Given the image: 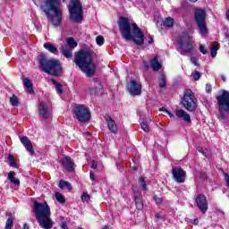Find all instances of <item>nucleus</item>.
<instances>
[{"mask_svg": "<svg viewBox=\"0 0 229 229\" xmlns=\"http://www.w3.org/2000/svg\"><path fill=\"white\" fill-rule=\"evenodd\" d=\"M32 1H33L34 4L37 5V0H32Z\"/></svg>", "mask_w": 229, "mask_h": 229, "instance_id": "obj_60", "label": "nucleus"}, {"mask_svg": "<svg viewBox=\"0 0 229 229\" xmlns=\"http://www.w3.org/2000/svg\"><path fill=\"white\" fill-rule=\"evenodd\" d=\"M221 171H222V173H223V174L225 176V182H229V175H228V174L225 173V170H223V169H221Z\"/></svg>", "mask_w": 229, "mask_h": 229, "instance_id": "obj_48", "label": "nucleus"}, {"mask_svg": "<svg viewBox=\"0 0 229 229\" xmlns=\"http://www.w3.org/2000/svg\"><path fill=\"white\" fill-rule=\"evenodd\" d=\"M61 228H63V229H69V227L64 222L61 223Z\"/></svg>", "mask_w": 229, "mask_h": 229, "instance_id": "obj_52", "label": "nucleus"}, {"mask_svg": "<svg viewBox=\"0 0 229 229\" xmlns=\"http://www.w3.org/2000/svg\"><path fill=\"white\" fill-rule=\"evenodd\" d=\"M222 80H223L224 81H226V78H225L224 76H222Z\"/></svg>", "mask_w": 229, "mask_h": 229, "instance_id": "obj_59", "label": "nucleus"}, {"mask_svg": "<svg viewBox=\"0 0 229 229\" xmlns=\"http://www.w3.org/2000/svg\"><path fill=\"white\" fill-rule=\"evenodd\" d=\"M217 51H219V43L215 42L211 46V57L216 58L217 56Z\"/></svg>", "mask_w": 229, "mask_h": 229, "instance_id": "obj_27", "label": "nucleus"}, {"mask_svg": "<svg viewBox=\"0 0 229 229\" xmlns=\"http://www.w3.org/2000/svg\"><path fill=\"white\" fill-rule=\"evenodd\" d=\"M78 229H82L81 227H79Z\"/></svg>", "mask_w": 229, "mask_h": 229, "instance_id": "obj_64", "label": "nucleus"}, {"mask_svg": "<svg viewBox=\"0 0 229 229\" xmlns=\"http://www.w3.org/2000/svg\"><path fill=\"white\" fill-rule=\"evenodd\" d=\"M172 174L176 183H185V179L187 178V173L184 170H182V167L180 166L174 167L172 169Z\"/></svg>", "mask_w": 229, "mask_h": 229, "instance_id": "obj_13", "label": "nucleus"}, {"mask_svg": "<svg viewBox=\"0 0 229 229\" xmlns=\"http://www.w3.org/2000/svg\"><path fill=\"white\" fill-rule=\"evenodd\" d=\"M182 103L188 112H194L196 110V98H194V93L191 89H187L184 92Z\"/></svg>", "mask_w": 229, "mask_h": 229, "instance_id": "obj_11", "label": "nucleus"}, {"mask_svg": "<svg viewBox=\"0 0 229 229\" xmlns=\"http://www.w3.org/2000/svg\"><path fill=\"white\" fill-rule=\"evenodd\" d=\"M8 219L5 224V229H12V226H13V216H12V213L7 214Z\"/></svg>", "mask_w": 229, "mask_h": 229, "instance_id": "obj_28", "label": "nucleus"}, {"mask_svg": "<svg viewBox=\"0 0 229 229\" xmlns=\"http://www.w3.org/2000/svg\"><path fill=\"white\" fill-rule=\"evenodd\" d=\"M81 201L83 203H85V201H90V195L86 192H83V194L81 196Z\"/></svg>", "mask_w": 229, "mask_h": 229, "instance_id": "obj_40", "label": "nucleus"}, {"mask_svg": "<svg viewBox=\"0 0 229 229\" xmlns=\"http://www.w3.org/2000/svg\"><path fill=\"white\" fill-rule=\"evenodd\" d=\"M8 180L14 185H21V181L19 179H15V172L13 171H11L8 174Z\"/></svg>", "mask_w": 229, "mask_h": 229, "instance_id": "obj_25", "label": "nucleus"}, {"mask_svg": "<svg viewBox=\"0 0 229 229\" xmlns=\"http://www.w3.org/2000/svg\"><path fill=\"white\" fill-rule=\"evenodd\" d=\"M194 15L201 35H207V12L204 9L197 8L195 9Z\"/></svg>", "mask_w": 229, "mask_h": 229, "instance_id": "obj_9", "label": "nucleus"}, {"mask_svg": "<svg viewBox=\"0 0 229 229\" xmlns=\"http://www.w3.org/2000/svg\"><path fill=\"white\" fill-rule=\"evenodd\" d=\"M62 164L64 169L67 171L72 172L74 171V163L71 160V157H66L62 159Z\"/></svg>", "mask_w": 229, "mask_h": 229, "instance_id": "obj_20", "label": "nucleus"}, {"mask_svg": "<svg viewBox=\"0 0 229 229\" xmlns=\"http://www.w3.org/2000/svg\"><path fill=\"white\" fill-rule=\"evenodd\" d=\"M55 197L58 203H61L62 205L65 203V198H64V195H62V193H60L59 191H56L55 193Z\"/></svg>", "mask_w": 229, "mask_h": 229, "instance_id": "obj_31", "label": "nucleus"}, {"mask_svg": "<svg viewBox=\"0 0 229 229\" xmlns=\"http://www.w3.org/2000/svg\"><path fill=\"white\" fill-rule=\"evenodd\" d=\"M148 44H153V38H150V40L148 41Z\"/></svg>", "mask_w": 229, "mask_h": 229, "instance_id": "obj_55", "label": "nucleus"}, {"mask_svg": "<svg viewBox=\"0 0 229 229\" xmlns=\"http://www.w3.org/2000/svg\"><path fill=\"white\" fill-rule=\"evenodd\" d=\"M87 133V135H89V132H86Z\"/></svg>", "mask_w": 229, "mask_h": 229, "instance_id": "obj_62", "label": "nucleus"}, {"mask_svg": "<svg viewBox=\"0 0 229 229\" xmlns=\"http://www.w3.org/2000/svg\"><path fill=\"white\" fill-rule=\"evenodd\" d=\"M154 200L157 203V205H162V203H164V198L162 197L154 196Z\"/></svg>", "mask_w": 229, "mask_h": 229, "instance_id": "obj_41", "label": "nucleus"}, {"mask_svg": "<svg viewBox=\"0 0 229 229\" xmlns=\"http://www.w3.org/2000/svg\"><path fill=\"white\" fill-rule=\"evenodd\" d=\"M177 51L183 56L192 54L194 51V41L189 34H183L178 40Z\"/></svg>", "mask_w": 229, "mask_h": 229, "instance_id": "obj_7", "label": "nucleus"}, {"mask_svg": "<svg viewBox=\"0 0 229 229\" xmlns=\"http://www.w3.org/2000/svg\"><path fill=\"white\" fill-rule=\"evenodd\" d=\"M150 67L153 71H160L162 69V64L158 62V57L155 56L152 60H150Z\"/></svg>", "mask_w": 229, "mask_h": 229, "instance_id": "obj_22", "label": "nucleus"}, {"mask_svg": "<svg viewBox=\"0 0 229 229\" xmlns=\"http://www.w3.org/2000/svg\"><path fill=\"white\" fill-rule=\"evenodd\" d=\"M199 51L202 53V55H205L207 53V48H205V46L201 45L199 47Z\"/></svg>", "mask_w": 229, "mask_h": 229, "instance_id": "obj_47", "label": "nucleus"}, {"mask_svg": "<svg viewBox=\"0 0 229 229\" xmlns=\"http://www.w3.org/2000/svg\"><path fill=\"white\" fill-rule=\"evenodd\" d=\"M97 167H98V163L95 160H93L91 162V168L92 169H97Z\"/></svg>", "mask_w": 229, "mask_h": 229, "instance_id": "obj_50", "label": "nucleus"}, {"mask_svg": "<svg viewBox=\"0 0 229 229\" xmlns=\"http://www.w3.org/2000/svg\"><path fill=\"white\" fill-rule=\"evenodd\" d=\"M10 103L11 105H13V106H19V99L17 98V97H15V95L11 97Z\"/></svg>", "mask_w": 229, "mask_h": 229, "instance_id": "obj_37", "label": "nucleus"}, {"mask_svg": "<svg viewBox=\"0 0 229 229\" xmlns=\"http://www.w3.org/2000/svg\"><path fill=\"white\" fill-rule=\"evenodd\" d=\"M39 67L43 72L51 74V76H62V63L56 59H48L44 54H41L38 59Z\"/></svg>", "mask_w": 229, "mask_h": 229, "instance_id": "obj_5", "label": "nucleus"}, {"mask_svg": "<svg viewBox=\"0 0 229 229\" xmlns=\"http://www.w3.org/2000/svg\"><path fill=\"white\" fill-rule=\"evenodd\" d=\"M217 105H218V119L221 121H226V114L225 112L229 114V91L223 90L221 96L216 98Z\"/></svg>", "mask_w": 229, "mask_h": 229, "instance_id": "obj_8", "label": "nucleus"}, {"mask_svg": "<svg viewBox=\"0 0 229 229\" xmlns=\"http://www.w3.org/2000/svg\"><path fill=\"white\" fill-rule=\"evenodd\" d=\"M189 1H191V3H196V1L198 0H189Z\"/></svg>", "mask_w": 229, "mask_h": 229, "instance_id": "obj_58", "label": "nucleus"}, {"mask_svg": "<svg viewBox=\"0 0 229 229\" xmlns=\"http://www.w3.org/2000/svg\"><path fill=\"white\" fill-rule=\"evenodd\" d=\"M191 64H193V65H196V66L199 65V64H198V61L196 60V57L194 56L191 57Z\"/></svg>", "mask_w": 229, "mask_h": 229, "instance_id": "obj_46", "label": "nucleus"}, {"mask_svg": "<svg viewBox=\"0 0 229 229\" xmlns=\"http://www.w3.org/2000/svg\"><path fill=\"white\" fill-rule=\"evenodd\" d=\"M96 43L98 46H103L105 44V38L103 36H98L96 38Z\"/></svg>", "mask_w": 229, "mask_h": 229, "instance_id": "obj_39", "label": "nucleus"}, {"mask_svg": "<svg viewBox=\"0 0 229 229\" xmlns=\"http://www.w3.org/2000/svg\"><path fill=\"white\" fill-rule=\"evenodd\" d=\"M119 27L122 37L124 40H133L137 46H142V44H144V33H142L140 28L137 26V23H132L131 25L128 19L122 17L119 21Z\"/></svg>", "mask_w": 229, "mask_h": 229, "instance_id": "obj_2", "label": "nucleus"}, {"mask_svg": "<svg viewBox=\"0 0 229 229\" xmlns=\"http://www.w3.org/2000/svg\"><path fill=\"white\" fill-rule=\"evenodd\" d=\"M40 8L53 26L58 27L62 24L64 15L62 0H45V4H41Z\"/></svg>", "mask_w": 229, "mask_h": 229, "instance_id": "obj_3", "label": "nucleus"}, {"mask_svg": "<svg viewBox=\"0 0 229 229\" xmlns=\"http://www.w3.org/2000/svg\"><path fill=\"white\" fill-rule=\"evenodd\" d=\"M206 92L208 94H210V92H212V85H210V84L206 85Z\"/></svg>", "mask_w": 229, "mask_h": 229, "instance_id": "obj_45", "label": "nucleus"}, {"mask_svg": "<svg viewBox=\"0 0 229 229\" xmlns=\"http://www.w3.org/2000/svg\"><path fill=\"white\" fill-rule=\"evenodd\" d=\"M155 217H157V219H162V213H156Z\"/></svg>", "mask_w": 229, "mask_h": 229, "instance_id": "obj_51", "label": "nucleus"}, {"mask_svg": "<svg viewBox=\"0 0 229 229\" xmlns=\"http://www.w3.org/2000/svg\"><path fill=\"white\" fill-rule=\"evenodd\" d=\"M198 150L200 151L204 157H208V149L199 147Z\"/></svg>", "mask_w": 229, "mask_h": 229, "instance_id": "obj_42", "label": "nucleus"}, {"mask_svg": "<svg viewBox=\"0 0 229 229\" xmlns=\"http://www.w3.org/2000/svg\"><path fill=\"white\" fill-rule=\"evenodd\" d=\"M127 89L131 96H140V94H142V85L135 81H131L127 86Z\"/></svg>", "mask_w": 229, "mask_h": 229, "instance_id": "obj_15", "label": "nucleus"}, {"mask_svg": "<svg viewBox=\"0 0 229 229\" xmlns=\"http://www.w3.org/2000/svg\"><path fill=\"white\" fill-rule=\"evenodd\" d=\"M7 160L9 161V165H11V167H17V163L15 162V159L12 154L8 155Z\"/></svg>", "mask_w": 229, "mask_h": 229, "instance_id": "obj_35", "label": "nucleus"}, {"mask_svg": "<svg viewBox=\"0 0 229 229\" xmlns=\"http://www.w3.org/2000/svg\"><path fill=\"white\" fill-rule=\"evenodd\" d=\"M65 46L74 50L75 47H78V42H76L74 38H68Z\"/></svg>", "mask_w": 229, "mask_h": 229, "instance_id": "obj_26", "label": "nucleus"}, {"mask_svg": "<svg viewBox=\"0 0 229 229\" xmlns=\"http://www.w3.org/2000/svg\"><path fill=\"white\" fill-rule=\"evenodd\" d=\"M23 229H30V226H28V224H24Z\"/></svg>", "mask_w": 229, "mask_h": 229, "instance_id": "obj_54", "label": "nucleus"}, {"mask_svg": "<svg viewBox=\"0 0 229 229\" xmlns=\"http://www.w3.org/2000/svg\"><path fill=\"white\" fill-rule=\"evenodd\" d=\"M139 182L140 183L142 191H148V185L146 184V181H144V178L140 177Z\"/></svg>", "mask_w": 229, "mask_h": 229, "instance_id": "obj_38", "label": "nucleus"}, {"mask_svg": "<svg viewBox=\"0 0 229 229\" xmlns=\"http://www.w3.org/2000/svg\"><path fill=\"white\" fill-rule=\"evenodd\" d=\"M196 203L199 210H200L202 214H207V210H208V202L207 201V197L204 194H199L196 198Z\"/></svg>", "mask_w": 229, "mask_h": 229, "instance_id": "obj_14", "label": "nucleus"}, {"mask_svg": "<svg viewBox=\"0 0 229 229\" xmlns=\"http://www.w3.org/2000/svg\"><path fill=\"white\" fill-rule=\"evenodd\" d=\"M174 24V20L171 17H168L165 20L164 25L166 26L167 28H173Z\"/></svg>", "mask_w": 229, "mask_h": 229, "instance_id": "obj_33", "label": "nucleus"}, {"mask_svg": "<svg viewBox=\"0 0 229 229\" xmlns=\"http://www.w3.org/2000/svg\"><path fill=\"white\" fill-rule=\"evenodd\" d=\"M194 225H198V220L197 219L194 220Z\"/></svg>", "mask_w": 229, "mask_h": 229, "instance_id": "obj_56", "label": "nucleus"}, {"mask_svg": "<svg viewBox=\"0 0 229 229\" xmlns=\"http://www.w3.org/2000/svg\"><path fill=\"white\" fill-rule=\"evenodd\" d=\"M175 115L178 119H182L185 123H191V115L183 109H177Z\"/></svg>", "mask_w": 229, "mask_h": 229, "instance_id": "obj_18", "label": "nucleus"}, {"mask_svg": "<svg viewBox=\"0 0 229 229\" xmlns=\"http://www.w3.org/2000/svg\"><path fill=\"white\" fill-rule=\"evenodd\" d=\"M105 119L107 123L108 130H110L112 133H117V124H115V121L112 119V116L106 114Z\"/></svg>", "mask_w": 229, "mask_h": 229, "instance_id": "obj_19", "label": "nucleus"}, {"mask_svg": "<svg viewBox=\"0 0 229 229\" xmlns=\"http://www.w3.org/2000/svg\"><path fill=\"white\" fill-rule=\"evenodd\" d=\"M73 114L79 123H87V121L90 120V111H89L88 106L83 105H77L74 108Z\"/></svg>", "mask_w": 229, "mask_h": 229, "instance_id": "obj_10", "label": "nucleus"}, {"mask_svg": "<svg viewBox=\"0 0 229 229\" xmlns=\"http://www.w3.org/2000/svg\"><path fill=\"white\" fill-rule=\"evenodd\" d=\"M44 47H45V49L49 51V53H53V55L58 54V48H56V47H55V45H53L51 43H45Z\"/></svg>", "mask_w": 229, "mask_h": 229, "instance_id": "obj_24", "label": "nucleus"}, {"mask_svg": "<svg viewBox=\"0 0 229 229\" xmlns=\"http://www.w3.org/2000/svg\"><path fill=\"white\" fill-rule=\"evenodd\" d=\"M20 140L30 155H33V153H35V150L33 149V144H31V140H30V138H28V136L21 137Z\"/></svg>", "mask_w": 229, "mask_h": 229, "instance_id": "obj_17", "label": "nucleus"}, {"mask_svg": "<svg viewBox=\"0 0 229 229\" xmlns=\"http://www.w3.org/2000/svg\"><path fill=\"white\" fill-rule=\"evenodd\" d=\"M38 110L41 119H51L52 109L47 102L44 100L40 101L38 105Z\"/></svg>", "mask_w": 229, "mask_h": 229, "instance_id": "obj_12", "label": "nucleus"}, {"mask_svg": "<svg viewBox=\"0 0 229 229\" xmlns=\"http://www.w3.org/2000/svg\"><path fill=\"white\" fill-rule=\"evenodd\" d=\"M68 10L71 21L75 23H80L83 21V7L80 0H71Z\"/></svg>", "mask_w": 229, "mask_h": 229, "instance_id": "obj_6", "label": "nucleus"}, {"mask_svg": "<svg viewBox=\"0 0 229 229\" xmlns=\"http://www.w3.org/2000/svg\"><path fill=\"white\" fill-rule=\"evenodd\" d=\"M52 83H54V85H55V89H56L57 92H59V94L64 93V89L62 87V84H60L58 81H55V79H52Z\"/></svg>", "mask_w": 229, "mask_h": 229, "instance_id": "obj_34", "label": "nucleus"}, {"mask_svg": "<svg viewBox=\"0 0 229 229\" xmlns=\"http://www.w3.org/2000/svg\"><path fill=\"white\" fill-rule=\"evenodd\" d=\"M167 87V81L165 80V75L161 74L159 79V89H165Z\"/></svg>", "mask_w": 229, "mask_h": 229, "instance_id": "obj_29", "label": "nucleus"}, {"mask_svg": "<svg viewBox=\"0 0 229 229\" xmlns=\"http://www.w3.org/2000/svg\"><path fill=\"white\" fill-rule=\"evenodd\" d=\"M133 196H134V201L136 205V208L138 210H142L144 208V202L142 201V195L140 192L137 191L135 188H133Z\"/></svg>", "mask_w": 229, "mask_h": 229, "instance_id": "obj_16", "label": "nucleus"}, {"mask_svg": "<svg viewBox=\"0 0 229 229\" xmlns=\"http://www.w3.org/2000/svg\"><path fill=\"white\" fill-rule=\"evenodd\" d=\"M23 85L26 87L29 94H33V83L30 81V79H23Z\"/></svg>", "mask_w": 229, "mask_h": 229, "instance_id": "obj_23", "label": "nucleus"}, {"mask_svg": "<svg viewBox=\"0 0 229 229\" xmlns=\"http://www.w3.org/2000/svg\"><path fill=\"white\" fill-rule=\"evenodd\" d=\"M59 187H60V189H64V187H67L69 191L72 190V186L71 185V182H69L67 181H60Z\"/></svg>", "mask_w": 229, "mask_h": 229, "instance_id": "obj_32", "label": "nucleus"}, {"mask_svg": "<svg viewBox=\"0 0 229 229\" xmlns=\"http://www.w3.org/2000/svg\"><path fill=\"white\" fill-rule=\"evenodd\" d=\"M93 56L94 51L90 48H82L74 55L75 64L88 78H92L96 74V64Z\"/></svg>", "mask_w": 229, "mask_h": 229, "instance_id": "obj_1", "label": "nucleus"}, {"mask_svg": "<svg viewBox=\"0 0 229 229\" xmlns=\"http://www.w3.org/2000/svg\"><path fill=\"white\" fill-rule=\"evenodd\" d=\"M225 182L227 184V187H229V181H226Z\"/></svg>", "mask_w": 229, "mask_h": 229, "instance_id": "obj_61", "label": "nucleus"}, {"mask_svg": "<svg viewBox=\"0 0 229 229\" xmlns=\"http://www.w3.org/2000/svg\"><path fill=\"white\" fill-rule=\"evenodd\" d=\"M140 128L143 130V131H149V124H148L146 120L140 122Z\"/></svg>", "mask_w": 229, "mask_h": 229, "instance_id": "obj_36", "label": "nucleus"}, {"mask_svg": "<svg viewBox=\"0 0 229 229\" xmlns=\"http://www.w3.org/2000/svg\"><path fill=\"white\" fill-rule=\"evenodd\" d=\"M33 212L35 213L36 219L41 228L51 229L53 228V220L51 219V208L47 203H40L37 200L33 202Z\"/></svg>", "mask_w": 229, "mask_h": 229, "instance_id": "obj_4", "label": "nucleus"}, {"mask_svg": "<svg viewBox=\"0 0 229 229\" xmlns=\"http://www.w3.org/2000/svg\"><path fill=\"white\" fill-rule=\"evenodd\" d=\"M96 89H94L93 88L89 89V94H99V90H102L103 87L99 83H96L95 85Z\"/></svg>", "mask_w": 229, "mask_h": 229, "instance_id": "obj_30", "label": "nucleus"}, {"mask_svg": "<svg viewBox=\"0 0 229 229\" xmlns=\"http://www.w3.org/2000/svg\"><path fill=\"white\" fill-rule=\"evenodd\" d=\"M199 78H201V74L199 73V72H193V80H195V81H198V80H199Z\"/></svg>", "mask_w": 229, "mask_h": 229, "instance_id": "obj_43", "label": "nucleus"}, {"mask_svg": "<svg viewBox=\"0 0 229 229\" xmlns=\"http://www.w3.org/2000/svg\"><path fill=\"white\" fill-rule=\"evenodd\" d=\"M60 51L63 55H64L65 58H72V51H74L72 48L70 47H67L66 45H64L61 48Z\"/></svg>", "mask_w": 229, "mask_h": 229, "instance_id": "obj_21", "label": "nucleus"}, {"mask_svg": "<svg viewBox=\"0 0 229 229\" xmlns=\"http://www.w3.org/2000/svg\"><path fill=\"white\" fill-rule=\"evenodd\" d=\"M89 178H90V180H92V182H94V180H96V178L94 177V174L92 172H90Z\"/></svg>", "mask_w": 229, "mask_h": 229, "instance_id": "obj_53", "label": "nucleus"}, {"mask_svg": "<svg viewBox=\"0 0 229 229\" xmlns=\"http://www.w3.org/2000/svg\"><path fill=\"white\" fill-rule=\"evenodd\" d=\"M160 111L165 112V114H167L169 115V117H174V114H172L171 112H169L167 109H165L164 107L160 108Z\"/></svg>", "mask_w": 229, "mask_h": 229, "instance_id": "obj_44", "label": "nucleus"}, {"mask_svg": "<svg viewBox=\"0 0 229 229\" xmlns=\"http://www.w3.org/2000/svg\"><path fill=\"white\" fill-rule=\"evenodd\" d=\"M102 229H110L107 225L104 226Z\"/></svg>", "mask_w": 229, "mask_h": 229, "instance_id": "obj_57", "label": "nucleus"}, {"mask_svg": "<svg viewBox=\"0 0 229 229\" xmlns=\"http://www.w3.org/2000/svg\"><path fill=\"white\" fill-rule=\"evenodd\" d=\"M64 3H65V0H63Z\"/></svg>", "mask_w": 229, "mask_h": 229, "instance_id": "obj_63", "label": "nucleus"}, {"mask_svg": "<svg viewBox=\"0 0 229 229\" xmlns=\"http://www.w3.org/2000/svg\"><path fill=\"white\" fill-rule=\"evenodd\" d=\"M143 65L145 69H149L151 67V64H149V63H148L147 61H143Z\"/></svg>", "mask_w": 229, "mask_h": 229, "instance_id": "obj_49", "label": "nucleus"}]
</instances>
